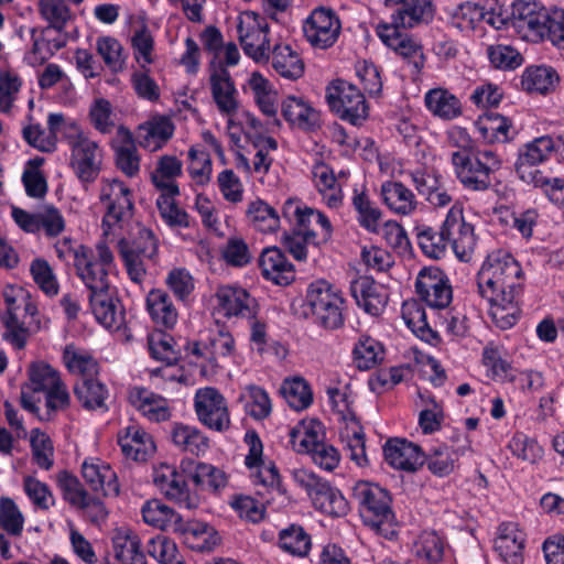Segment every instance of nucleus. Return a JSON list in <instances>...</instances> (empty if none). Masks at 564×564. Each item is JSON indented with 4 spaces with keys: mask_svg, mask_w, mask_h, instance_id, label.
<instances>
[{
    "mask_svg": "<svg viewBox=\"0 0 564 564\" xmlns=\"http://www.w3.org/2000/svg\"><path fill=\"white\" fill-rule=\"evenodd\" d=\"M478 294L489 303V315L497 327H512L520 315L522 270L507 251L488 254L477 274Z\"/></svg>",
    "mask_w": 564,
    "mask_h": 564,
    "instance_id": "1",
    "label": "nucleus"
},
{
    "mask_svg": "<svg viewBox=\"0 0 564 564\" xmlns=\"http://www.w3.org/2000/svg\"><path fill=\"white\" fill-rule=\"evenodd\" d=\"M389 7L400 6L392 14V22L379 23L377 34L380 40L397 54H399L419 74L424 66L425 57L422 45L400 28L411 29L432 19L431 0H386Z\"/></svg>",
    "mask_w": 564,
    "mask_h": 564,
    "instance_id": "2",
    "label": "nucleus"
},
{
    "mask_svg": "<svg viewBox=\"0 0 564 564\" xmlns=\"http://www.w3.org/2000/svg\"><path fill=\"white\" fill-rule=\"evenodd\" d=\"M2 296L7 304V315L3 317L4 338L17 349H22L30 334L40 328L37 307L20 286L7 285Z\"/></svg>",
    "mask_w": 564,
    "mask_h": 564,
    "instance_id": "3",
    "label": "nucleus"
},
{
    "mask_svg": "<svg viewBox=\"0 0 564 564\" xmlns=\"http://www.w3.org/2000/svg\"><path fill=\"white\" fill-rule=\"evenodd\" d=\"M352 499L357 502L360 517L367 527L384 536L393 532L392 498L387 489L377 484L360 480L352 487Z\"/></svg>",
    "mask_w": 564,
    "mask_h": 564,
    "instance_id": "4",
    "label": "nucleus"
},
{
    "mask_svg": "<svg viewBox=\"0 0 564 564\" xmlns=\"http://www.w3.org/2000/svg\"><path fill=\"white\" fill-rule=\"evenodd\" d=\"M451 160L458 181L474 192L487 191L492 174L501 166L500 158L491 150H476L473 155L452 153Z\"/></svg>",
    "mask_w": 564,
    "mask_h": 564,
    "instance_id": "5",
    "label": "nucleus"
},
{
    "mask_svg": "<svg viewBox=\"0 0 564 564\" xmlns=\"http://www.w3.org/2000/svg\"><path fill=\"white\" fill-rule=\"evenodd\" d=\"M345 301L341 292L325 280L311 283L306 291L305 307L315 324L337 329L344 324Z\"/></svg>",
    "mask_w": 564,
    "mask_h": 564,
    "instance_id": "6",
    "label": "nucleus"
},
{
    "mask_svg": "<svg viewBox=\"0 0 564 564\" xmlns=\"http://www.w3.org/2000/svg\"><path fill=\"white\" fill-rule=\"evenodd\" d=\"M291 475L294 482L307 492L317 510L333 517L347 514L349 506L346 498L329 482L306 468H294Z\"/></svg>",
    "mask_w": 564,
    "mask_h": 564,
    "instance_id": "7",
    "label": "nucleus"
},
{
    "mask_svg": "<svg viewBox=\"0 0 564 564\" xmlns=\"http://www.w3.org/2000/svg\"><path fill=\"white\" fill-rule=\"evenodd\" d=\"M99 200L105 207L102 226L105 235L115 226L129 221L134 212L132 191L119 178L100 181Z\"/></svg>",
    "mask_w": 564,
    "mask_h": 564,
    "instance_id": "8",
    "label": "nucleus"
},
{
    "mask_svg": "<svg viewBox=\"0 0 564 564\" xmlns=\"http://www.w3.org/2000/svg\"><path fill=\"white\" fill-rule=\"evenodd\" d=\"M69 127L74 131L67 135L70 147V166L80 182L91 183L101 171L102 150L76 123H72Z\"/></svg>",
    "mask_w": 564,
    "mask_h": 564,
    "instance_id": "9",
    "label": "nucleus"
},
{
    "mask_svg": "<svg viewBox=\"0 0 564 564\" xmlns=\"http://www.w3.org/2000/svg\"><path fill=\"white\" fill-rule=\"evenodd\" d=\"M326 100L340 119L354 126L361 124L368 117V105L364 94L354 84L344 79L333 80L327 86Z\"/></svg>",
    "mask_w": 564,
    "mask_h": 564,
    "instance_id": "10",
    "label": "nucleus"
},
{
    "mask_svg": "<svg viewBox=\"0 0 564 564\" xmlns=\"http://www.w3.org/2000/svg\"><path fill=\"white\" fill-rule=\"evenodd\" d=\"M283 216L294 221L295 229L318 242H327L333 235L330 220L319 210L289 199L283 205Z\"/></svg>",
    "mask_w": 564,
    "mask_h": 564,
    "instance_id": "11",
    "label": "nucleus"
},
{
    "mask_svg": "<svg viewBox=\"0 0 564 564\" xmlns=\"http://www.w3.org/2000/svg\"><path fill=\"white\" fill-rule=\"evenodd\" d=\"M268 30V23L254 12H243L238 18L239 43L245 54L256 62L268 61L270 57Z\"/></svg>",
    "mask_w": 564,
    "mask_h": 564,
    "instance_id": "12",
    "label": "nucleus"
},
{
    "mask_svg": "<svg viewBox=\"0 0 564 564\" xmlns=\"http://www.w3.org/2000/svg\"><path fill=\"white\" fill-rule=\"evenodd\" d=\"M194 409L198 421L212 431L223 433L230 427L227 401L215 388L198 389L194 398Z\"/></svg>",
    "mask_w": 564,
    "mask_h": 564,
    "instance_id": "13",
    "label": "nucleus"
},
{
    "mask_svg": "<svg viewBox=\"0 0 564 564\" xmlns=\"http://www.w3.org/2000/svg\"><path fill=\"white\" fill-rule=\"evenodd\" d=\"M442 227L446 242L456 257L462 261L469 260L476 247V236L474 227L464 218L460 204H454L451 207Z\"/></svg>",
    "mask_w": 564,
    "mask_h": 564,
    "instance_id": "14",
    "label": "nucleus"
},
{
    "mask_svg": "<svg viewBox=\"0 0 564 564\" xmlns=\"http://www.w3.org/2000/svg\"><path fill=\"white\" fill-rule=\"evenodd\" d=\"M341 24L336 13L325 7L314 9L303 24L306 41L318 50L333 46L340 33Z\"/></svg>",
    "mask_w": 564,
    "mask_h": 564,
    "instance_id": "15",
    "label": "nucleus"
},
{
    "mask_svg": "<svg viewBox=\"0 0 564 564\" xmlns=\"http://www.w3.org/2000/svg\"><path fill=\"white\" fill-rule=\"evenodd\" d=\"M415 292L419 299L431 308H445L453 299V290L444 271L437 267L420 270L415 280Z\"/></svg>",
    "mask_w": 564,
    "mask_h": 564,
    "instance_id": "16",
    "label": "nucleus"
},
{
    "mask_svg": "<svg viewBox=\"0 0 564 564\" xmlns=\"http://www.w3.org/2000/svg\"><path fill=\"white\" fill-rule=\"evenodd\" d=\"M556 143L549 135L540 137L519 149L514 163L517 175L524 183L532 185L544 175L535 166L546 161L555 152Z\"/></svg>",
    "mask_w": 564,
    "mask_h": 564,
    "instance_id": "17",
    "label": "nucleus"
},
{
    "mask_svg": "<svg viewBox=\"0 0 564 564\" xmlns=\"http://www.w3.org/2000/svg\"><path fill=\"white\" fill-rule=\"evenodd\" d=\"M547 21L549 11L536 1L517 0L512 4L510 25L527 41H541L543 23Z\"/></svg>",
    "mask_w": 564,
    "mask_h": 564,
    "instance_id": "18",
    "label": "nucleus"
},
{
    "mask_svg": "<svg viewBox=\"0 0 564 564\" xmlns=\"http://www.w3.org/2000/svg\"><path fill=\"white\" fill-rule=\"evenodd\" d=\"M153 482L167 499L182 508L194 509L199 503L198 497L188 489L184 475L173 466L162 464L154 468Z\"/></svg>",
    "mask_w": 564,
    "mask_h": 564,
    "instance_id": "19",
    "label": "nucleus"
},
{
    "mask_svg": "<svg viewBox=\"0 0 564 564\" xmlns=\"http://www.w3.org/2000/svg\"><path fill=\"white\" fill-rule=\"evenodd\" d=\"M74 267L77 276L90 291L89 295L111 289L108 269L96 262V257L89 248L78 246L74 249Z\"/></svg>",
    "mask_w": 564,
    "mask_h": 564,
    "instance_id": "20",
    "label": "nucleus"
},
{
    "mask_svg": "<svg viewBox=\"0 0 564 564\" xmlns=\"http://www.w3.org/2000/svg\"><path fill=\"white\" fill-rule=\"evenodd\" d=\"M89 306L96 321L109 330H119L126 324V311L112 290L89 295Z\"/></svg>",
    "mask_w": 564,
    "mask_h": 564,
    "instance_id": "21",
    "label": "nucleus"
},
{
    "mask_svg": "<svg viewBox=\"0 0 564 564\" xmlns=\"http://www.w3.org/2000/svg\"><path fill=\"white\" fill-rule=\"evenodd\" d=\"M209 84L218 111L226 117L236 116L240 107L239 94L227 68H215L209 76Z\"/></svg>",
    "mask_w": 564,
    "mask_h": 564,
    "instance_id": "22",
    "label": "nucleus"
},
{
    "mask_svg": "<svg viewBox=\"0 0 564 564\" xmlns=\"http://www.w3.org/2000/svg\"><path fill=\"white\" fill-rule=\"evenodd\" d=\"M82 476L88 488L99 496H118L119 484L117 474L109 464L99 459H85L82 464Z\"/></svg>",
    "mask_w": 564,
    "mask_h": 564,
    "instance_id": "23",
    "label": "nucleus"
},
{
    "mask_svg": "<svg viewBox=\"0 0 564 564\" xmlns=\"http://www.w3.org/2000/svg\"><path fill=\"white\" fill-rule=\"evenodd\" d=\"M350 294L356 304L371 316H379L388 303L387 290L368 276L351 281Z\"/></svg>",
    "mask_w": 564,
    "mask_h": 564,
    "instance_id": "24",
    "label": "nucleus"
},
{
    "mask_svg": "<svg viewBox=\"0 0 564 564\" xmlns=\"http://www.w3.org/2000/svg\"><path fill=\"white\" fill-rule=\"evenodd\" d=\"M383 454L386 462L395 469L415 471L424 464V455L419 445L406 440H389Z\"/></svg>",
    "mask_w": 564,
    "mask_h": 564,
    "instance_id": "25",
    "label": "nucleus"
},
{
    "mask_svg": "<svg viewBox=\"0 0 564 564\" xmlns=\"http://www.w3.org/2000/svg\"><path fill=\"white\" fill-rule=\"evenodd\" d=\"M217 308L225 316H253L254 300L239 286L224 285L216 292Z\"/></svg>",
    "mask_w": 564,
    "mask_h": 564,
    "instance_id": "26",
    "label": "nucleus"
},
{
    "mask_svg": "<svg viewBox=\"0 0 564 564\" xmlns=\"http://www.w3.org/2000/svg\"><path fill=\"white\" fill-rule=\"evenodd\" d=\"M140 546V539L135 533L119 530L112 538V553L106 557L105 564H147Z\"/></svg>",
    "mask_w": 564,
    "mask_h": 564,
    "instance_id": "27",
    "label": "nucleus"
},
{
    "mask_svg": "<svg viewBox=\"0 0 564 564\" xmlns=\"http://www.w3.org/2000/svg\"><path fill=\"white\" fill-rule=\"evenodd\" d=\"M524 542L525 535L517 524L502 523L495 540V550L506 563L522 564Z\"/></svg>",
    "mask_w": 564,
    "mask_h": 564,
    "instance_id": "28",
    "label": "nucleus"
},
{
    "mask_svg": "<svg viewBox=\"0 0 564 564\" xmlns=\"http://www.w3.org/2000/svg\"><path fill=\"white\" fill-rule=\"evenodd\" d=\"M123 455L135 462H145L154 452L152 436L138 425H129L118 434Z\"/></svg>",
    "mask_w": 564,
    "mask_h": 564,
    "instance_id": "29",
    "label": "nucleus"
},
{
    "mask_svg": "<svg viewBox=\"0 0 564 564\" xmlns=\"http://www.w3.org/2000/svg\"><path fill=\"white\" fill-rule=\"evenodd\" d=\"M259 267L267 280L279 285H288L295 278L293 264L276 247L267 248L262 251L259 258Z\"/></svg>",
    "mask_w": 564,
    "mask_h": 564,
    "instance_id": "30",
    "label": "nucleus"
},
{
    "mask_svg": "<svg viewBox=\"0 0 564 564\" xmlns=\"http://www.w3.org/2000/svg\"><path fill=\"white\" fill-rule=\"evenodd\" d=\"M145 303L147 311L156 326L171 329L176 325L178 310L166 291L151 290L147 295Z\"/></svg>",
    "mask_w": 564,
    "mask_h": 564,
    "instance_id": "31",
    "label": "nucleus"
},
{
    "mask_svg": "<svg viewBox=\"0 0 564 564\" xmlns=\"http://www.w3.org/2000/svg\"><path fill=\"white\" fill-rule=\"evenodd\" d=\"M245 441L249 447V453L246 456L245 463L249 468L260 467L256 478L260 484L265 487H278L280 482V476L274 465L262 463L263 446L259 435L254 432H247Z\"/></svg>",
    "mask_w": 564,
    "mask_h": 564,
    "instance_id": "32",
    "label": "nucleus"
},
{
    "mask_svg": "<svg viewBox=\"0 0 564 564\" xmlns=\"http://www.w3.org/2000/svg\"><path fill=\"white\" fill-rule=\"evenodd\" d=\"M380 194L384 205L397 215L410 216L419 207L413 192L401 182H384L381 185Z\"/></svg>",
    "mask_w": 564,
    "mask_h": 564,
    "instance_id": "33",
    "label": "nucleus"
},
{
    "mask_svg": "<svg viewBox=\"0 0 564 564\" xmlns=\"http://www.w3.org/2000/svg\"><path fill=\"white\" fill-rule=\"evenodd\" d=\"M174 129L169 117L155 116L139 127L138 143L144 149L155 151L172 138Z\"/></svg>",
    "mask_w": 564,
    "mask_h": 564,
    "instance_id": "34",
    "label": "nucleus"
},
{
    "mask_svg": "<svg viewBox=\"0 0 564 564\" xmlns=\"http://www.w3.org/2000/svg\"><path fill=\"white\" fill-rule=\"evenodd\" d=\"M129 401L150 421H166L171 415L167 400L148 389L133 388L130 391Z\"/></svg>",
    "mask_w": 564,
    "mask_h": 564,
    "instance_id": "35",
    "label": "nucleus"
},
{
    "mask_svg": "<svg viewBox=\"0 0 564 564\" xmlns=\"http://www.w3.org/2000/svg\"><path fill=\"white\" fill-rule=\"evenodd\" d=\"M469 449L468 442L456 448L441 444L430 451L427 456L424 457V462H426L427 468L433 475L445 477L455 470L459 457Z\"/></svg>",
    "mask_w": 564,
    "mask_h": 564,
    "instance_id": "36",
    "label": "nucleus"
},
{
    "mask_svg": "<svg viewBox=\"0 0 564 564\" xmlns=\"http://www.w3.org/2000/svg\"><path fill=\"white\" fill-rule=\"evenodd\" d=\"M560 83L557 72L546 65H532L524 69L521 86L528 93L546 95L553 93Z\"/></svg>",
    "mask_w": 564,
    "mask_h": 564,
    "instance_id": "37",
    "label": "nucleus"
},
{
    "mask_svg": "<svg viewBox=\"0 0 564 564\" xmlns=\"http://www.w3.org/2000/svg\"><path fill=\"white\" fill-rule=\"evenodd\" d=\"M282 116L291 124L311 129L318 124L319 113L304 98L288 96L281 106Z\"/></svg>",
    "mask_w": 564,
    "mask_h": 564,
    "instance_id": "38",
    "label": "nucleus"
},
{
    "mask_svg": "<svg viewBox=\"0 0 564 564\" xmlns=\"http://www.w3.org/2000/svg\"><path fill=\"white\" fill-rule=\"evenodd\" d=\"M171 438L180 451L195 456L204 455L209 448V438L200 430L183 423L173 425Z\"/></svg>",
    "mask_w": 564,
    "mask_h": 564,
    "instance_id": "39",
    "label": "nucleus"
},
{
    "mask_svg": "<svg viewBox=\"0 0 564 564\" xmlns=\"http://www.w3.org/2000/svg\"><path fill=\"white\" fill-rule=\"evenodd\" d=\"M74 394L79 403L89 411H107L106 400L109 397L107 387L99 380L85 378L74 386Z\"/></svg>",
    "mask_w": 564,
    "mask_h": 564,
    "instance_id": "40",
    "label": "nucleus"
},
{
    "mask_svg": "<svg viewBox=\"0 0 564 564\" xmlns=\"http://www.w3.org/2000/svg\"><path fill=\"white\" fill-rule=\"evenodd\" d=\"M120 144L115 148L116 166L128 177H134L140 171V156L132 133L119 127Z\"/></svg>",
    "mask_w": 564,
    "mask_h": 564,
    "instance_id": "41",
    "label": "nucleus"
},
{
    "mask_svg": "<svg viewBox=\"0 0 564 564\" xmlns=\"http://www.w3.org/2000/svg\"><path fill=\"white\" fill-rule=\"evenodd\" d=\"M182 169L183 164L176 156L163 155L151 174L152 183L162 193L180 194L175 178L182 175Z\"/></svg>",
    "mask_w": 564,
    "mask_h": 564,
    "instance_id": "42",
    "label": "nucleus"
},
{
    "mask_svg": "<svg viewBox=\"0 0 564 564\" xmlns=\"http://www.w3.org/2000/svg\"><path fill=\"white\" fill-rule=\"evenodd\" d=\"M143 520L160 530L178 531L182 527L181 517L160 500L148 501L142 507Z\"/></svg>",
    "mask_w": 564,
    "mask_h": 564,
    "instance_id": "43",
    "label": "nucleus"
},
{
    "mask_svg": "<svg viewBox=\"0 0 564 564\" xmlns=\"http://www.w3.org/2000/svg\"><path fill=\"white\" fill-rule=\"evenodd\" d=\"M271 58L274 70L286 79L295 80L304 73L303 61L289 45H275Z\"/></svg>",
    "mask_w": 564,
    "mask_h": 564,
    "instance_id": "44",
    "label": "nucleus"
},
{
    "mask_svg": "<svg viewBox=\"0 0 564 564\" xmlns=\"http://www.w3.org/2000/svg\"><path fill=\"white\" fill-rule=\"evenodd\" d=\"M352 206L357 212L358 224L369 232L379 234L382 212L369 196L365 192L358 193L355 191Z\"/></svg>",
    "mask_w": 564,
    "mask_h": 564,
    "instance_id": "45",
    "label": "nucleus"
},
{
    "mask_svg": "<svg viewBox=\"0 0 564 564\" xmlns=\"http://www.w3.org/2000/svg\"><path fill=\"white\" fill-rule=\"evenodd\" d=\"M63 361L69 372L78 375L82 379L94 377L98 373V364L85 349L75 345H67L63 351Z\"/></svg>",
    "mask_w": 564,
    "mask_h": 564,
    "instance_id": "46",
    "label": "nucleus"
},
{
    "mask_svg": "<svg viewBox=\"0 0 564 564\" xmlns=\"http://www.w3.org/2000/svg\"><path fill=\"white\" fill-rule=\"evenodd\" d=\"M249 86L254 94L256 101L263 115L276 121L278 94L272 85L260 73H253L249 79Z\"/></svg>",
    "mask_w": 564,
    "mask_h": 564,
    "instance_id": "47",
    "label": "nucleus"
},
{
    "mask_svg": "<svg viewBox=\"0 0 564 564\" xmlns=\"http://www.w3.org/2000/svg\"><path fill=\"white\" fill-rule=\"evenodd\" d=\"M352 356L359 370H369L383 360L384 349L375 338L361 336L354 347Z\"/></svg>",
    "mask_w": 564,
    "mask_h": 564,
    "instance_id": "48",
    "label": "nucleus"
},
{
    "mask_svg": "<svg viewBox=\"0 0 564 564\" xmlns=\"http://www.w3.org/2000/svg\"><path fill=\"white\" fill-rule=\"evenodd\" d=\"M402 318L406 326L421 339L433 343L438 338L437 333L427 323L425 310L419 303H404Z\"/></svg>",
    "mask_w": 564,
    "mask_h": 564,
    "instance_id": "49",
    "label": "nucleus"
},
{
    "mask_svg": "<svg viewBox=\"0 0 564 564\" xmlns=\"http://www.w3.org/2000/svg\"><path fill=\"white\" fill-rule=\"evenodd\" d=\"M425 105L430 111L443 119H453L462 111L456 96L442 88L430 90L425 95Z\"/></svg>",
    "mask_w": 564,
    "mask_h": 564,
    "instance_id": "50",
    "label": "nucleus"
},
{
    "mask_svg": "<svg viewBox=\"0 0 564 564\" xmlns=\"http://www.w3.org/2000/svg\"><path fill=\"white\" fill-rule=\"evenodd\" d=\"M180 531L184 533L185 542L199 552L213 550L218 542L214 528L204 522H189Z\"/></svg>",
    "mask_w": 564,
    "mask_h": 564,
    "instance_id": "51",
    "label": "nucleus"
},
{
    "mask_svg": "<svg viewBox=\"0 0 564 564\" xmlns=\"http://www.w3.org/2000/svg\"><path fill=\"white\" fill-rule=\"evenodd\" d=\"M414 231L420 248L427 257L440 259L445 254L448 245L442 226L440 231H436L430 226L417 225Z\"/></svg>",
    "mask_w": 564,
    "mask_h": 564,
    "instance_id": "52",
    "label": "nucleus"
},
{
    "mask_svg": "<svg viewBox=\"0 0 564 564\" xmlns=\"http://www.w3.org/2000/svg\"><path fill=\"white\" fill-rule=\"evenodd\" d=\"M247 216L250 223L262 232H273L280 226L278 212L261 199L249 204Z\"/></svg>",
    "mask_w": 564,
    "mask_h": 564,
    "instance_id": "53",
    "label": "nucleus"
},
{
    "mask_svg": "<svg viewBox=\"0 0 564 564\" xmlns=\"http://www.w3.org/2000/svg\"><path fill=\"white\" fill-rule=\"evenodd\" d=\"M177 194L161 193L156 199V206L161 218L172 228H188L191 218L174 200Z\"/></svg>",
    "mask_w": 564,
    "mask_h": 564,
    "instance_id": "54",
    "label": "nucleus"
},
{
    "mask_svg": "<svg viewBox=\"0 0 564 564\" xmlns=\"http://www.w3.org/2000/svg\"><path fill=\"white\" fill-rule=\"evenodd\" d=\"M37 12L48 28L62 31L70 19V10L64 0H37Z\"/></svg>",
    "mask_w": 564,
    "mask_h": 564,
    "instance_id": "55",
    "label": "nucleus"
},
{
    "mask_svg": "<svg viewBox=\"0 0 564 564\" xmlns=\"http://www.w3.org/2000/svg\"><path fill=\"white\" fill-rule=\"evenodd\" d=\"M280 392L288 404L296 411L306 409L313 400L308 384L301 378L284 380Z\"/></svg>",
    "mask_w": 564,
    "mask_h": 564,
    "instance_id": "56",
    "label": "nucleus"
},
{
    "mask_svg": "<svg viewBox=\"0 0 564 564\" xmlns=\"http://www.w3.org/2000/svg\"><path fill=\"white\" fill-rule=\"evenodd\" d=\"M191 478L202 490L212 492H218L227 486L226 474L221 469L206 463H198Z\"/></svg>",
    "mask_w": 564,
    "mask_h": 564,
    "instance_id": "57",
    "label": "nucleus"
},
{
    "mask_svg": "<svg viewBox=\"0 0 564 564\" xmlns=\"http://www.w3.org/2000/svg\"><path fill=\"white\" fill-rule=\"evenodd\" d=\"M118 249L131 281L138 284L142 283L149 267L155 262V258H145L128 250L127 239H121L118 242Z\"/></svg>",
    "mask_w": 564,
    "mask_h": 564,
    "instance_id": "58",
    "label": "nucleus"
},
{
    "mask_svg": "<svg viewBox=\"0 0 564 564\" xmlns=\"http://www.w3.org/2000/svg\"><path fill=\"white\" fill-rule=\"evenodd\" d=\"M131 47L141 68L145 69L154 62V39L145 24L133 30Z\"/></svg>",
    "mask_w": 564,
    "mask_h": 564,
    "instance_id": "59",
    "label": "nucleus"
},
{
    "mask_svg": "<svg viewBox=\"0 0 564 564\" xmlns=\"http://www.w3.org/2000/svg\"><path fill=\"white\" fill-rule=\"evenodd\" d=\"M29 380L34 392H46L62 382L58 371L44 361L29 367Z\"/></svg>",
    "mask_w": 564,
    "mask_h": 564,
    "instance_id": "60",
    "label": "nucleus"
},
{
    "mask_svg": "<svg viewBox=\"0 0 564 564\" xmlns=\"http://www.w3.org/2000/svg\"><path fill=\"white\" fill-rule=\"evenodd\" d=\"M96 50L101 56L105 64L112 72L123 69L126 63V54L121 43L112 36H100L96 41Z\"/></svg>",
    "mask_w": 564,
    "mask_h": 564,
    "instance_id": "61",
    "label": "nucleus"
},
{
    "mask_svg": "<svg viewBox=\"0 0 564 564\" xmlns=\"http://www.w3.org/2000/svg\"><path fill=\"white\" fill-rule=\"evenodd\" d=\"M148 553L160 564H185L176 543L164 535H158L149 541Z\"/></svg>",
    "mask_w": 564,
    "mask_h": 564,
    "instance_id": "62",
    "label": "nucleus"
},
{
    "mask_svg": "<svg viewBox=\"0 0 564 564\" xmlns=\"http://www.w3.org/2000/svg\"><path fill=\"white\" fill-rule=\"evenodd\" d=\"M280 546L286 552L304 556L311 547V539L302 527L291 525L280 532Z\"/></svg>",
    "mask_w": 564,
    "mask_h": 564,
    "instance_id": "63",
    "label": "nucleus"
},
{
    "mask_svg": "<svg viewBox=\"0 0 564 564\" xmlns=\"http://www.w3.org/2000/svg\"><path fill=\"white\" fill-rule=\"evenodd\" d=\"M149 350L151 356L156 359L166 362V365H173L178 359V352L174 348V338L163 332L152 333L148 338Z\"/></svg>",
    "mask_w": 564,
    "mask_h": 564,
    "instance_id": "64",
    "label": "nucleus"
}]
</instances>
